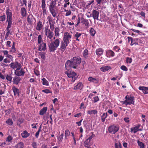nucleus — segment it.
<instances>
[{"label": "nucleus", "instance_id": "nucleus-56", "mask_svg": "<svg viewBox=\"0 0 148 148\" xmlns=\"http://www.w3.org/2000/svg\"><path fill=\"white\" fill-rule=\"evenodd\" d=\"M50 31H51V30L49 28L48 26H46L45 27L44 31L45 34Z\"/></svg>", "mask_w": 148, "mask_h": 148}, {"label": "nucleus", "instance_id": "nucleus-33", "mask_svg": "<svg viewBox=\"0 0 148 148\" xmlns=\"http://www.w3.org/2000/svg\"><path fill=\"white\" fill-rule=\"evenodd\" d=\"M42 9V14L43 16L47 14V9L46 6L41 7Z\"/></svg>", "mask_w": 148, "mask_h": 148}, {"label": "nucleus", "instance_id": "nucleus-30", "mask_svg": "<svg viewBox=\"0 0 148 148\" xmlns=\"http://www.w3.org/2000/svg\"><path fill=\"white\" fill-rule=\"evenodd\" d=\"M108 114L107 112L103 113L101 116V120L102 122H105L106 119L107 117Z\"/></svg>", "mask_w": 148, "mask_h": 148}, {"label": "nucleus", "instance_id": "nucleus-18", "mask_svg": "<svg viewBox=\"0 0 148 148\" xmlns=\"http://www.w3.org/2000/svg\"><path fill=\"white\" fill-rule=\"evenodd\" d=\"M38 47V50L39 51H45L47 49L46 43L42 42V43L40 44Z\"/></svg>", "mask_w": 148, "mask_h": 148}, {"label": "nucleus", "instance_id": "nucleus-23", "mask_svg": "<svg viewBox=\"0 0 148 148\" xmlns=\"http://www.w3.org/2000/svg\"><path fill=\"white\" fill-rule=\"evenodd\" d=\"M21 16L23 17H26L27 15V11L24 7L21 8Z\"/></svg>", "mask_w": 148, "mask_h": 148}, {"label": "nucleus", "instance_id": "nucleus-46", "mask_svg": "<svg viewBox=\"0 0 148 148\" xmlns=\"http://www.w3.org/2000/svg\"><path fill=\"white\" fill-rule=\"evenodd\" d=\"M47 19L48 20L49 24L51 23H53V20L52 18L51 15H49Z\"/></svg>", "mask_w": 148, "mask_h": 148}, {"label": "nucleus", "instance_id": "nucleus-19", "mask_svg": "<svg viewBox=\"0 0 148 148\" xmlns=\"http://www.w3.org/2000/svg\"><path fill=\"white\" fill-rule=\"evenodd\" d=\"M21 78L19 77H14L12 82L13 84L16 85H18L21 83Z\"/></svg>", "mask_w": 148, "mask_h": 148}, {"label": "nucleus", "instance_id": "nucleus-27", "mask_svg": "<svg viewBox=\"0 0 148 148\" xmlns=\"http://www.w3.org/2000/svg\"><path fill=\"white\" fill-rule=\"evenodd\" d=\"M97 110H88L87 111V114L90 115L97 114Z\"/></svg>", "mask_w": 148, "mask_h": 148}, {"label": "nucleus", "instance_id": "nucleus-6", "mask_svg": "<svg viewBox=\"0 0 148 148\" xmlns=\"http://www.w3.org/2000/svg\"><path fill=\"white\" fill-rule=\"evenodd\" d=\"M68 68L67 69V71L65 72V73L66 74L69 78H71L72 79L71 80L73 82H74L76 79L77 78V74L74 71H69Z\"/></svg>", "mask_w": 148, "mask_h": 148}, {"label": "nucleus", "instance_id": "nucleus-10", "mask_svg": "<svg viewBox=\"0 0 148 148\" xmlns=\"http://www.w3.org/2000/svg\"><path fill=\"white\" fill-rule=\"evenodd\" d=\"M47 39V42H50L52 40V38L54 34L52 31H49L45 34Z\"/></svg>", "mask_w": 148, "mask_h": 148}, {"label": "nucleus", "instance_id": "nucleus-57", "mask_svg": "<svg viewBox=\"0 0 148 148\" xmlns=\"http://www.w3.org/2000/svg\"><path fill=\"white\" fill-rule=\"evenodd\" d=\"M42 92L46 94H48L51 92L49 89H46L45 90H42Z\"/></svg>", "mask_w": 148, "mask_h": 148}, {"label": "nucleus", "instance_id": "nucleus-48", "mask_svg": "<svg viewBox=\"0 0 148 148\" xmlns=\"http://www.w3.org/2000/svg\"><path fill=\"white\" fill-rule=\"evenodd\" d=\"M21 6H23L24 4L26 6L27 1L26 0H20Z\"/></svg>", "mask_w": 148, "mask_h": 148}, {"label": "nucleus", "instance_id": "nucleus-59", "mask_svg": "<svg viewBox=\"0 0 148 148\" xmlns=\"http://www.w3.org/2000/svg\"><path fill=\"white\" fill-rule=\"evenodd\" d=\"M121 69L124 71H127L128 70L127 68L124 65L122 66L121 67Z\"/></svg>", "mask_w": 148, "mask_h": 148}, {"label": "nucleus", "instance_id": "nucleus-50", "mask_svg": "<svg viewBox=\"0 0 148 148\" xmlns=\"http://www.w3.org/2000/svg\"><path fill=\"white\" fill-rule=\"evenodd\" d=\"M6 22H8V26L7 27H8V28L9 27L10 28L11 27V25L12 24V20H10L8 21L6 20Z\"/></svg>", "mask_w": 148, "mask_h": 148}, {"label": "nucleus", "instance_id": "nucleus-64", "mask_svg": "<svg viewBox=\"0 0 148 148\" xmlns=\"http://www.w3.org/2000/svg\"><path fill=\"white\" fill-rule=\"evenodd\" d=\"M11 110L10 109L6 110L5 111V114L6 115H8L10 113Z\"/></svg>", "mask_w": 148, "mask_h": 148}, {"label": "nucleus", "instance_id": "nucleus-45", "mask_svg": "<svg viewBox=\"0 0 148 148\" xmlns=\"http://www.w3.org/2000/svg\"><path fill=\"white\" fill-rule=\"evenodd\" d=\"M39 53L41 58L43 60H45V53L44 52H40Z\"/></svg>", "mask_w": 148, "mask_h": 148}, {"label": "nucleus", "instance_id": "nucleus-35", "mask_svg": "<svg viewBox=\"0 0 148 148\" xmlns=\"http://www.w3.org/2000/svg\"><path fill=\"white\" fill-rule=\"evenodd\" d=\"M15 42H13L12 46L11 48L10 51L13 53H15L16 51V49L15 47Z\"/></svg>", "mask_w": 148, "mask_h": 148}, {"label": "nucleus", "instance_id": "nucleus-41", "mask_svg": "<svg viewBox=\"0 0 148 148\" xmlns=\"http://www.w3.org/2000/svg\"><path fill=\"white\" fill-rule=\"evenodd\" d=\"M6 123L9 125H12L13 123L12 119H9L5 122Z\"/></svg>", "mask_w": 148, "mask_h": 148}, {"label": "nucleus", "instance_id": "nucleus-43", "mask_svg": "<svg viewBox=\"0 0 148 148\" xmlns=\"http://www.w3.org/2000/svg\"><path fill=\"white\" fill-rule=\"evenodd\" d=\"M114 147L115 148H122V145L119 142L115 143Z\"/></svg>", "mask_w": 148, "mask_h": 148}, {"label": "nucleus", "instance_id": "nucleus-42", "mask_svg": "<svg viewBox=\"0 0 148 148\" xmlns=\"http://www.w3.org/2000/svg\"><path fill=\"white\" fill-rule=\"evenodd\" d=\"M42 84L43 85H46L47 86H48L49 85V82L45 78H43L42 79Z\"/></svg>", "mask_w": 148, "mask_h": 148}, {"label": "nucleus", "instance_id": "nucleus-26", "mask_svg": "<svg viewBox=\"0 0 148 148\" xmlns=\"http://www.w3.org/2000/svg\"><path fill=\"white\" fill-rule=\"evenodd\" d=\"M110 69H111V67L108 66H102L100 69L101 71L103 72L106 71Z\"/></svg>", "mask_w": 148, "mask_h": 148}, {"label": "nucleus", "instance_id": "nucleus-47", "mask_svg": "<svg viewBox=\"0 0 148 148\" xmlns=\"http://www.w3.org/2000/svg\"><path fill=\"white\" fill-rule=\"evenodd\" d=\"M6 18L5 15L4 14L3 15L0 16V21L3 22L4 21Z\"/></svg>", "mask_w": 148, "mask_h": 148}, {"label": "nucleus", "instance_id": "nucleus-39", "mask_svg": "<svg viewBox=\"0 0 148 148\" xmlns=\"http://www.w3.org/2000/svg\"><path fill=\"white\" fill-rule=\"evenodd\" d=\"M13 139V138L10 135L8 136L6 138L5 142L7 143V142L11 143L12 140Z\"/></svg>", "mask_w": 148, "mask_h": 148}, {"label": "nucleus", "instance_id": "nucleus-29", "mask_svg": "<svg viewBox=\"0 0 148 148\" xmlns=\"http://www.w3.org/2000/svg\"><path fill=\"white\" fill-rule=\"evenodd\" d=\"M83 57L85 58H87L88 57V51L87 49H85L83 53Z\"/></svg>", "mask_w": 148, "mask_h": 148}, {"label": "nucleus", "instance_id": "nucleus-9", "mask_svg": "<svg viewBox=\"0 0 148 148\" xmlns=\"http://www.w3.org/2000/svg\"><path fill=\"white\" fill-rule=\"evenodd\" d=\"M25 67H24V69L21 68L20 70H15V74L17 76H24L25 73V71L24 70V69H25Z\"/></svg>", "mask_w": 148, "mask_h": 148}, {"label": "nucleus", "instance_id": "nucleus-8", "mask_svg": "<svg viewBox=\"0 0 148 148\" xmlns=\"http://www.w3.org/2000/svg\"><path fill=\"white\" fill-rule=\"evenodd\" d=\"M119 130V127L118 126L116 125H113L109 127L108 128V131L110 133L114 134L117 132Z\"/></svg>", "mask_w": 148, "mask_h": 148}, {"label": "nucleus", "instance_id": "nucleus-52", "mask_svg": "<svg viewBox=\"0 0 148 148\" xmlns=\"http://www.w3.org/2000/svg\"><path fill=\"white\" fill-rule=\"evenodd\" d=\"M113 50L118 52L120 50V49L118 46H116L114 47Z\"/></svg>", "mask_w": 148, "mask_h": 148}, {"label": "nucleus", "instance_id": "nucleus-24", "mask_svg": "<svg viewBox=\"0 0 148 148\" xmlns=\"http://www.w3.org/2000/svg\"><path fill=\"white\" fill-rule=\"evenodd\" d=\"M88 81L90 82H93L95 84H98L99 82V80H98L92 77H90L88 78Z\"/></svg>", "mask_w": 148, "mask_h": 148}, {"label": "nucleus", "instance_id": "nucleus-2", "mask_svg": "<svg viewBox=\"0 0 148 148\" xmlns=\"http://www.w3.org/2000/svg\"><path fill=\"white\" fill-rule=\"evenodd\" d=\"M72 35L68 32L64 33L63 37V41L61 42L60 48L61 51L63 52L66 50V47L67 46L71 41Z\"/></svg>", "mask_w": 148, "mask_h": 148}, {"label": "nucleus", "instance_id": "nucleus-40", "mask_svg": "<svg viewBox=\"0 0 148 148\" xmlns=\"http://www.w3.org/2000/svg\"><path fill=\"white\" fill-rule=\"evenodd\" d=\"M24 143L23 142H21L18 143L16 145V148H23L24 147Z\"/></svg>", "mask_w": 148, "mask_h": 148}, {"label": "nucleus", "instance_id": "nucleus-34", "mask_svg": "<svg viewBox=\"0 0 148 148\" xmlns=\"http://www.w3.org/2000/svg\"><path fill=\"white\" fill-rule=\"evenodd\" d=\"M60 31L58 27H56L55 28L54 30L55 35L57 37H59L60 36L59 32Z\"/></svg>", "mask_w": 148, "mask_h": 148}, {"label": "nucleus", "instance_id": "nucleus-37", "mask_svg": "<svg viewBox=\"0 0 148 148\" xmlns=\"http://www.w3.org/2000/svg\"><path fill=\"white\" fill-rule=\"evenodd\" d=\"M137 143L138 145L139 146L140 148H144L145 145L142 142H140L138 140H137Z\"/></svg>", "mask_w": 148, "mask_h": 148}, {"label": "nucleus", "instance_id": "nucleus-13", "mask_svg": "<svg viewBox=\"0 0 148 148\" xmlns=\"http://www.w3.org/2000/svg\"><path fill=\"white\" fill-rule=\"evenodd\" d=\"M92 16L94 20H99V12L95 10H93L92 11Z\"/></svg>", "mask_w": 148, "mask_h": 148}, {"label": "nucleus", "instance_id": "nucleus-63", "mask_svg": "<svg viewBox=\"0 0 148 148\" xmlns=\"http://www.w3.org/2000/svg\"><path fill=\"white\" fill-rule=\"evenodd\" d=\"M11 43V42L10 41L8 40L6 42V46L8 47H11L10 44Z\"/></svg>", "mask_w": 148, "mask_h": 148}, {"label": "nucleus", "instance_id": "nucleus-53", "mask_svg": "<svg viewBox=\"0 0 148 148\" xmlns=\"http://www.w3.org/2000/svg\"><path fill=\"white\" fill-rule=\"evenodd\" d=\"M38 43L40 44L42 42V36L41 35H40L38 37Z\"/></svg>", "mask_w": 148, "mask_h": 148}, {"label": "nucleus", "instance_id": "nucleus-51", "mask_svg": "<svg viewBox=\"0 0 148 148\" xmlns=\"http://www.w3.org/2000/svg\"><path fill=\"white\" fill-rule=\"evenodd\" d=\"M49 25H50L51 31V30L52 31H53L55 28L54 25L53 23H51L49 24Z\"/></svg>", "mask_w": 148, "mask_h": 148}, {"label": "nucleus", "instance_id": "nucleus-55", "mask_svg": "<svg viewBox=\"0 0 148 148\" xmlns=\"http://www.w3.org/2000/svg\"><path fill=\"white\" fill-rule=\"evenodd\" d=\"M132 58H130L129 57H127L126 58V61L127 63L130 64L132 63Z\"/></svg>", "mask_w": 148, "mask_h": 148}, {"label": "nucleus", "instance_id": "nucleus-25", "mask_svg": "<svg viewBox=\"0 0 148 148\" xmlns=\"http://www.w3.org/2000/svg\"><path fill=\"white\" fill-rule=\"evenodd\" d=\"M21 135L23 138H26L29 136L30 134L28 133L26 130H25L21 134Z\"/></svg>", "mask_w": 148, "mask_h": 148}, {"label": "nucleus", "instance_id": "nucleus-44", "mask_svg": "<svg viewBox=\"0 0 148 148\" xmlns=\"http://www.w3.org/2000/svg\"><path fill=\"white\" fill-rule=\"evenodd\" d=\"M70 135V132L68 130H66L65 132V138L66 139Z\"/></svg>", "mask_w": 148, "mask_h": 148}, {"label": "nucleus", "instance_id": "nucleus-12", "mask_svg": "<svg viewBox=\"0 0 148 148\" xmlns=\"http://www.w3.org/2000/svg\"><path fill=\"white\" fill-rule=\"evenodd\" d=\"M82 34V33L76 32L75 33L73 38L75 40V41H80L81 39Z\"/></svg>", "mask_w": 148, "mask_h": 148}, {"label": "nucleus", "instance_id": "nucleus-4", "mask_svg": "<svg viewBox=\"0 0 148 148\" xmlns=\"http://www.w3.org/2000/svg\"><path fill=\"white\" fill-rule=\"evenodd\" d=\"M57 1V0H50V2L49 6V11L54 17H56L57 15V14L55 11L56 7Z\"/></svg>", "mask_w": 148, "mask_h": 148}, {"label": "nucleus", "instance_id": "nucleus-61", "mask_svg": "<svg viewBox=\"0 0 148 148\" xmlns=\"http://www.w3.org/2000/svg\"><path fill=\"white\" fill-rule=\"evenodd\" d=\"M93 102L94 103L97 102L99 100V99L98 98V97L97 96L94 97L93 98Z\"/></svg>", "mask_w": 148, "mask_h": 148}, {"label": "nucleus", "instance_id": "nucleus-38", "mask_svg": "<svg viewBox=\"0 0 148 148\" xmlns=\"http://www.w3.org/2000/svg\"><path fill=\"white\" fill-rule=\"evenodd\" d=\"M89 32L90 34L92 36H94L96 34V31L94 29L92 28H90Z\"/></svg>", "mask_w": 148, "mask_h": 148}, {"label": "nucleus", "instance_id": "nucleus-20", "mask_svg": "<svg viewBox=\"0 0 148 148\" xmlns=\"http://www.w3.org/2000/svg\"><path fill=\"white\" fill-rule=\"evenodd\" d=\"M81 19L82 20L81 23L84 24L86 28H88L89 23L88 20L85 19L83 18H81Z\"/></svg>", "mask_w": 148, "mask_h": 148}, {"label": "nucleus", "instance_id": "nucleus-16", "mask_svg": "<svg viewBox=\"0 0 148 148\" xmlns=\"http://www.w3.org/2000/svg\"><path fill=\"white\" fill-rule=\"evenodd\" d=\"M43 26L42 23L39 20L37 23V25L36 27V29L38 31H40L42 28Z\"/></svg>", "mask_w": 148, "mask_h": 148}, {"label": "nucleus", "instance_id": "nucleus-58", "mask_svg": "<svg viewBox=\"0 0 148 148\" xmlns=\"http://www.w3.org/2000/svg\"><path fill=\"white\" fill-rule=\"evenodd\" d=\"M9 144L8 143H6L5 142L0 143V146L4 147L5 145H8Z\"/></svg>", "mask_w": 148, "mask_h": 148}, {"label": "nucleus", "instance_id": "nucleus-62", "mask_svg": "<svg viewBox=\"0 0 148 148\" xmlns=\"http://www.w3.org/2000/svg\"><path fill=\"white\" fill-rule=\"evenodd\" d=\"M32 145L34 148H37V143L36 142H34L32 143Z\"/></svg>", "mask_w": 148, "mask_h": 148}, {"label": "nucleus", "instance_id": "nucleus-22", "mask_svg": "<svg viewBox=\"0 0 148 148\" xmlns=\"http://www.w3.org/2000/svg\"><path fill=\"white\" fill-rule=\"evenodd\" d=\"M106 55L108 57H113L115 55L114 53L112 50H109L107 51Z\"/></svg>", "mask_w": 148, "mask_h": 148}, {"label": "nucleus", "instance_id": "nucleus-21", "mask_svg": "<svg viewBox=\"0 0 148 148\" xmlns=\"http://www.w3.org/2000/svg\"><path fill=\"white\" fill-rule=\"evenodd\" d=\"M138 89L141 90L145 94L148 93V87L140 86L139 87Z\"/></svg>", "mask_w": 148, "mask_h": 148}, {"label": "nucleus", "instance_id": "nucleus-14", "mask_svg": "<svg viewBox=\"0 0 148 148\" xmlns=\"http://www.w3.org/2000/svg\"><path fill=\"white\" fill-rule=\"evenodd\" d=\"M83 86V85L82 82H79L74 84L73 89L74 90H81Z\"/></svg>", "mask_w": 148, "mask_h": 148}, {"label": "nucleus", "instance_id": "nucleus-17", "mask_svg": "<svg viewBox=\"0 0 148 148\" xmlns=\"http://www.w3.org/2000/svg\"><path fill=\"white\" fill-rule=\"evenodd\" d=\"M10 9H8L6 10V14L7 16V20H12V13L11 12H10Z\"/></svg>", "mask_w": 148, "mask_h": 148}, {"label": "nucleus", "instance_id": "nucleus-3", "mask_svg": "<svg viewBox=\"0 0 148 148\" xmlns=\"http://www.w3.org/2000/svg\"><path fill=\"white\" fill-rule=\"evenodd\" d=\"M60 39H56L53 41H50L51 42L48 43L49 50L50 52H54L56 50L60 43Z\"/></svg>", "mask_w": 148, "mask_h": 148}, {"label": "nucleus", "instance_id": "nucleus-15", "mask_svg": "<svg viewBox=\"0 0 148 148\" xmlns=\"http://www.w3.org/2000/svg\"><path fill=\"white\" fill-rule=\"evenodd\" d=\"M12 90L14 93V95H17L18 97L20 95V91L19 89L16 88L14 86H13L12 88Z\"/></svg>", "mask_w": 148, "mask_h": 148}, {"label": "nucleus", "instance_id": "nucleus-7", "mask_svg": "<svg viewBox=\"0 0 148 148\" xmlns=\"http://www.w3.org/2000/svg\"><path fill=\"white\" fill-rule=\"evenodd\" d=\"M10 65L11 68L15 70H20L22 67L21 64L17 61L11 63Z\"/></svg>", "mask_w": 148, "mask_h": 148}, {"label": "nucleus", "instance_id": "nucleus-32", "mask_svg": "<svg viewBox=\"0 0 148 148\" xmlns=\"http://www.w3.org/2000/svg\"><path fill=\"white\" fill-rule=\"evenodd\" d=\"M127 38L128 39V41L129 42L130 41H131L130 44V45L131 46L133 45L132 43L133 42V41H137L138 40L137 38H135L133 39L132 37H127Z\"/></svg>", "mask_w": 148, "mask_h": 148}, {"label": "nucleus", "instance_id": "nucleus-49", "mask_svg": "<svg viewBox=\"0 0 148 148\" xmlns=\"http://www.w3.org/2000/svg\"><path fill=\"white\" fill-rule=\"evenodd\" d=\"M6 78L7 80L10 82H11L12 77L11 76L9 75H7L6 76Z\"/></svg>", "mask_w": 148, "mask_h": 148}, {"label": "nucleus", "instance_id": "nucleus-11", "mask_svg": "<svg viewBox=\"0 0 148 148\" xmlns=\"http://www.w3.org/2000/svg\"><path fill=\"white\" fill-rule=\"evenodd\" d=\"M140 126L141 125L138 124L134 127L131 128H130L131 132V133L133 132L135 134L138 131H141L142 129L139 128Z\"/></svg>", "mask_w": 148, "mask_h": 148}, {"label": "nucleus", "instance_id": "nucleus-54", "mask_svg": "<svg viewBox=\"0 0 148 148\" xmlns=\"http://www.w3.org/2000/svg\"><path fill=\"white\" fill-rule=\"evenodd\" d=\"M57 137L58 138V143L59 144H60L62 141V140L63 139V138L60 137V136H59L58 137V136H57Z\"/></svg>", "mask_w": 148, "mask_h": 148}, {"label": "nucleus", "instance_id": "nucleus-36", "mask_svg": "<svg viewBox=\"0 0 148 148\" xmlns=\"http://www.w3.org/2000/svg\"><path fill=\"white\" fill-rule=\"evenodd\" d=\"M90 138H88L86 139L84 142V146L85 147H89L88 145H89L90 142Z\"/></svg>", "mask_w": 148, "mask_h": 148}, {"label": "nucleus", "instance_id": "nucleus-28", "mask_svg": "<svg viewBox=\"0 0 148 148\" xmlns=\"http://www.w3.org/2000/svg\"><path fill=\"white\" fill-rule=\"evenodd\" d=\"M47 108L46 107H45L43 108L40 111L39 114L40 115H42L45 113L47 110Z\"/></svg>", "mask_w": 148, "mask_h": 148}, {"label": "nucleus", "instance_id": "nucleus-1", "mask_svg": "<svg viewBox=\"0 0 148 148\" xmlns=\"http://www.w3.org/2000/svg\"><path fill=\"white\" fill-rule=\"evenodd\" d=\"M81 62V58L80 57H74L70 60L66 61L65 64L66 69H67L69 67L74 69H76Z\"/></svg>", "mask_w": 148, "mask_h": 148}, {"label": "nucleus", "instance_id": "nucleus-60", "mask_svg": "<svg viewBox=\"0 0 148 148\" xmlns=\"http://www.w3.org/2000/svg\"><path fill=\"white\" fill-rule=\"evenodd\" d=\"M46 0H41V7L46 6Z\"/></svg>", "mask_w": 148, "mask_h": 148}, {"label": "nucleus", "instance_id": "nucleus-5", "mask_svg": "<svg viewBox=\"0 0 148 148\" xmlns=\"http://www.w3.org/2000/svg\"><path fill=\"white\" fill-rule=\"evenodd\" d=\"M125 100L122 101L123 104H124L125 106L130 105L132 104L133 105L134 104V98L132 95H126L125 98Z\"/></svg>", "mask_w": 148, "mask_h": 148}, {"label": "nucleus", "instance_id": "nucleus-31", "mask_svg": "<svg viewBox=\"0 0 148 148\" xmlns=\"http://www.w3.org/2000/svg\"><path fill=\"white\" fill-rule=\"evenodd\" d=\"M103 53L102 49L100 48L97 49L96 51V53L98 56L101 55Z\"/></svg>", "mask_w": 148, "mask_h": 148}]
</instances>
